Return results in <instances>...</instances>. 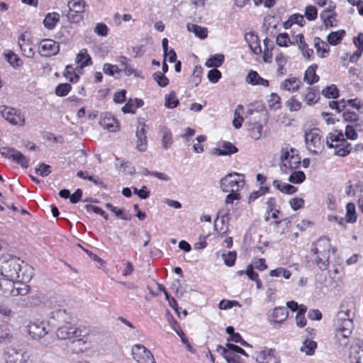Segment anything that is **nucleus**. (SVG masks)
Listing matches in <instances>:
<instances>
[{"mask_svg":"<svg viewBox=\"0 0 363 363\" xmlns=\"http://www.w3.org/2000/svg\"><path fill=\"white\" fill-rule=\"evenodd\" d=\"M103 71L106 74L118 78L121 77V70L118 67L117 65L106 63L104 65Z\"/></svg>","mask_w":363,"mask_h":363,"instance_id":"37","label":"nucleus"},{"mask_svg":"<svg viewBox=\"0 0 363 363\" xmlns=\"http://www.w3.org/2000/svg\"><path fill=\"white\" fill-rule=\"evenodd\" d=\"M187 30L193 32L196 36L201 39H205L208 35V30L205 27H201L196 24L189 23L187 25Z\"/></svg>","mask_w":363,"mask_h":363,"instance_id":"32","label":"nucleus"},{"mask_svg":"<svg viewBox=\"0 0 363 363\" xmlns=\"http://www.w3.org/2000/svg\"><path fill=\"white\" fill-rule=\"evenodd\" d=\"M238 173H230L221 179L220 185V189L224 192H238L245 185L243 179H237L233 178L238 176Z\"/></svg>","mask_w":363,"mask_h":363,"instance_id":"8","label":"nucleus"},{"mask_svg":"<svg viewBox=\"0 0 363 363\" xmlns=\"http://www.w3.org/2000/svg\"><path fill=\"white\" fill-rule=\"evenodd\" d=\"M268 104H269V106L271 108H274V109L279 108L280 107L279 96L275 92H272L271 94L269 95V98L268 99Z\"/></svg>","mask_w":363,"mask_h":363,"instance_id":"50","label":"nucleus"},{"mask_svg":"<svg viewBox=\"0 0 363 363\" xmlns=\"http://www.w3.org/2000/svg\"><path fill=\"white\" fill-rule=\"evenodd\" d=\"M75 62L79 65L77 67L80 69L91 64V59L87 53L86 49H82L79 51L76 57Z\"/></svg>","mask_w":363,"mask_h":363,"instance_id":"21","label":"nucleus"},{"mask_svg":"<svg viewBox=\"0 0 363 363\" xmlns=\"http://www.w3.org/2000/svg\"><path fill=\"white\" fill-rule=\"evenodd\" d=\"M79 70L77 67H73L72 65H67L65 68L64 76L67 79H69L72 82H76L79 78Z\"/></svg>","mask_w":363,"mask_h":363,"instance_id":"31","label":"nucleus"},{"mask_svg":"<svg viewBox=\"0 0 363 363\" xmlns=\"http://www.w3.org/2000/svg\"><path fill=\"white\" fill-rule=\"evenodd\" d=\"M345 220L346 223H354L357 221V214L356 206L353 203H348L346 206Z\"/></svg>","mask_w":363,"mask_h":363,"instance_id":"29","label":"nucleus"},{"mask_svg":"<svg viewBox=\"0 0 363 363\" xmlns=\"http://www.w3.org/2000/svg\"><path fill=\"white\" fill-rule=\"evenodd\" d=\"M304 99L308 105H313L318 101L320 99L319 92H307Z\"/></svg>","mask_w":363,"mask_h":363,"instance_id":"53","label":"nucleus"},{"mask_svg":"<svg viewBox=\"0 0 363 363\" xmlns=\"http://www.w3.org/2000/svg\"><path fill=\"white\" fill-rule=\"evenodd\" d=\"M317 65L310 66L306 71L304 74V80L309 84L316 82L319 77L315 74Z\"/></svg>","mask_w":363,"mask_h":363,"instance_id":"34","label":"nucleus"},{"mask_svg":"<svg viewBox=\"0 0 363 363\" xmlns=\"http://www.w3.org/2000/svg\"><path fill=\"white\" fill-rule=\"evenodd\" d=\"M99 124L110 132H116L119 128L118 121L108 113L101 116Z\"/></svg>","mask_w":363,"mask_h":363,"instance_id":"18","label":"nucleus"},{"mask_svg":"<svg viewBox=\"0 0 363 363\" xmlns=\"http://www.w3.org/2000/svg\"><path fill=\"white\" fill-rule=\"evenodd\" d=\"M24 264L20 259L10 255L3 256L0 258V273L6 279L14 281L21 279L28 281L33 277V269Z\"/></svg>","mask_w":363,"mask_h":363,"instance_id":"1","label":"nucleus"},{"mask_svg":"<svg viewBox=\"0 0 363 363\" xmlns=\"http://www.w3.org/2000/svg\"><path fill=\"white\" fill-rule=\"evenodd\" d=\"M236 252L235 251L228 252L227 253H223L222 257L225 265L232 267L234 265L236 260Z\"/></svg>","mask_w":363,"mask_h":363,"instance_id":"47","label":"nucleus"},{"mask_svg":"<svg viewBox=\"0 0 363 363\" xmlns=\"http://www.w3.org/2000/svg\"><path fill=\"white\" fill-rule=\"evenodd\" d=\"M345 135L347 138L351 140H355L357 138V133L355 129L353 126L349 125L345 126Z\"/></svg>","mask_w":363,"mask_h":363,"instance_id":"62","label":"nucleus"},{"mask_svg":"<svg viewBox=\"0 0 363 363\" xmlns=\"http://www.w3.org/2000/svg\"><path fill=\"white\" fill-rule=\"evenodd\" d=\"M224 55L222 54L214 55L206 62V66L208 67H214L216 69L222 65L224 62Z\"/></svg>","mask_w":363,"mask_h":363,"instance_id":"36","label":"nucleus"},{"mask_svg":"<svg viewBox=\"0 0 363 363\" xmlns=\"http://www.w3.org/2000/svg\"><path fill=\"white\" fill-rule=\"evenodd\" d=\"M336 328L344 331L346 334H351L354 328L352 317L349 310L339 311L337 314Z\"/></svg>","mask_w":363,"mask_h":363,"instance_id":"10","label":"nucleus"},{"mask_svg":"<svg viewBox=\"0 0 363 363\" xmlns=\"http://www.w3.org/2000/svg\"><path fill=\"white\" fill-rule=\"evenodd\" d=\"M321 130L318 128H312L305 133V141L307 149L313 155H318L323 148Z\"/></svg>","mask_w":363,"mask_h":363,"instance_id":"5","label":"nucleus"},{"mask_svg":"<svg viewBox=\"0 0 363 363\" xmlns=\"http://www.w3.org/2000/svg\"><path fill=\"white\" fill-rule=\"evenodd\" d=\"M6 363H33L32 354L23 349L11 347L4 352Z\"/></svg>","mask_w":363,"mask_h":363,"instance_id":"4","label":"nucleus"},{"mask_svg":"<svg viewBox=\"0 0 363 363\" xmlns=\"http://www.w3.org/2000/svg\"><path fill=\"white\" fill-rule=\"evenodd\" d=\"M131 354L138 363H156L151 352L143 345H135L132 347Z\"/></svg>","mask_w":363,"mask_h":363,"instance_id":"9","label":"nucleus"},{"mask_svg":"<svg viewBox=\"0 0 363 363\" xmlns=\"http://www.w3.org/2000/svg\"><path fill=\"white\" fill-rule=\"evenodd\" d=\"M234 306L240 307V304L237 301H234V300L230 301V300H225V299L220 301L218 304V308L220 310H228Z\"/></svg>","mask_w":363,"mask_h":363,"instance_id":"51","label":"nucleus"},{"mask_svg":"<svg viewBox=\"0 0 363 363\" xmlns=\"http://www.w3.org/2000/svg\"><path fill=\"white\" fill-rule=\"evenodd\" d=\"M72 344L77 352H83L89 348V343L80 338L74 340Z\"/></svg>","mask_w":363,"mask_h":363,"instance_id":"43","label":"nucleus"},{"mask_svg":"<svg viewBox=\"0 0 363 363\" xmlns=\"http://www.w3.org/2000/svg\"><path fill=\"white\" fill-rule=\"evenodd\" d=\"M345 35V31L344 30L331 32L327 37L328 42L331 45H336L341 42Z\"/></svg>","mask_w":363,"mask_h":363,"instance_id":"35","label":"nucleus"},{"mask_svg":"<svg viewBox=\"0 0 363 363\" xmlns=\"http://www.w3.org/2000/svg\"><path fill=\"white\" fill-rule=\"evenodd\" d=\"M60 21V14L56 12L48 13L43 21V24L45 28L51 30L53 29L57 23Z\"/></svg>","mask_w":363,"mask_h":363,"instance_id":"27","label":"nucleus"},{"mask_svg":"<svg viewBox=\"0 0 363 363\" xmlns=\"http://www.w3.org/2000/svg\"><path fill=\"white\" fill-rule=\"evenodd\" d=\"M329 106L332 109L336 110L337 112H340L346 106V102L344 99L338 101H331L329 102Z\"/></svg>","mask_w":363,"mask_h":363,"instance_id":"60","label":"nucleus"},{"mask_svg":"<svg viewBox=\"0 0 363 363\" xmlns=\"http://www.w3.org/2000/svg\"><path fill=\"white\" fill-rule=\"evenodd\" d=\"M306 179L305 174L302 171H295L289 177V182L293 184H301Z\"/></svg>","mask_w":363,"mask_h":363,"instance_id":"45","label":"nucleus"},{"mask_svg":"<svg viewBox=\"0 0 363 363\" xmlns=\"http://www.w3.org/2000/svg\"><path fill=\"white\" fill-rule=\"evenodd\" d=\"M303 203L304 201L301 198H293L289 201L290 206L295 211L301 208Z\"/></svg>","mask_w":363,"mask_h":363,"instance_id":"63","label":"nucleus"},{"mask_svg":"<svg viewBox=\"0 0 363 363\" xmlns=\"http://www.w3.org/2000/svg\"><path fill=\"white\" fill-rule=\"evenodd\" d=\"M288 311L285 307H276L268 314V320L271 323H281L284 322L288 316Z\"/></svg>","mask_w":363,"mask_h":363,"instance_id":"17","label":"nucleus"},{"mask_svg":"<svg viewBox=\"0 0 363 363\" xmlns=\"http://www.w3.org/2000/svg\"><path fill=\"white\" fill-rule=\"evenodd\" d=\"M298 88V82L295 77L286 79L281 85V89L285 91H296Z\"/></svg>","mask_w":363,"mask_h":363,"instance_id":"38","label":"nucleus"},{"mask_svg":"<svg viewBox=\"0 0 363 363\" xmlns=\"http://www.w3.org/2000/svg\"><path fill=\"white\" fill-rule=\"evenodd\" d=\"M148 130V126L143 120L138 121V125L136 129L135 136L137 138L136 148L140 152H144L147 150V138L146 136Z\"/></svg>","mask_w":363,"mask_h":363,"instance_id":"14","label":"nucleus"},{"mask_svg":"<svg viewBox=\"0 0 363 363\" xmlns=\"http://www.w3.org/2000/svg\"><path fill=\"white\" fill-rule=\"evenodd\" d=\"M51 167L48 164H46L45 163H42L38 169H36L35 172L38 174H39L41 177H47L48 176L51 172Z\"/></svg>","mask_w":363,"mask_h":363,"instance_id":"58","label":"nucleus"},{"mask_svg":"<svg viewBox=\"0 0 363 363\" xmlns=\"http://www.w3.org/2000/svg\"><path fill=\"white\" fill-rule=\"evenodd\" d=\"M179 104V100L174 94H169L165 97L164 106L168 108H174Z\"/></svg>","mask_w":363,"mask_h":363,"instance_id":"49","label":"nucleus"},{"mask_svg":"<svg viewBox=\"0 0 363 363\" xmlns=\"http://www.w3.org/2000/svg\"><path fill=\"white\" fill-rule=\"evenodd\" d=\"M238 152V148L230 142H224L219 148H214L213 154L217 155H230Z\"/></svg>","mask_w":363,"mask_h":363,"instance_id":"19","label":"nucleus"},{"mask_svg":"<svg viewBox=\"0 0 363 363\" xmlns=\"http://www.w3.org/2000/svg\"><path fill=\"white\" fill-rule=\"evenodd\" d=\"M86 208L89 212H94L96 214L101 215L106 220L108 219V214L100 207L93 205H86Z\"/></svg>","mask_w":363,"mask_h":363,"instance_id":"56","label":"nucleus"},{"mask_svg":"<svg viewBox=\"0 0 363 363\" xmlns=\"http://www.w3.org/2000/svg\"><path fill=\"white\" fill-rule=\"evenodd\" d=\"M94 31L101 36H106L108 34V27L103 23H97L95 26Z\"/></svg>","mask_w":363,"mask_h":363,"instance_id":"64","label":"nucleus"},{"mask_svg":"<svg viewBox=\"0 0 363 363\" xmlns=\"http://www.w3.org/2000/svg\"><path fill=\"white\" fill-rule=\"evenodd\" d=\"M351 334H346L342 330H339L336 329V333L335 335V338L336 339L337 342L339 343L341 346H345L348 343V337Z\"/></svg>","mask_w":363,"mask_h":363,"instance_id":"46","label":"nucleus"},{"mask_svg":"<svg viewBox=\"0 0 363 363\" xmlns=\"http://www.w3.org/2000/svg\"><path fill=\"white\" fill-rule=\"evenodd\" d=\"M243 107L241 105H238L235 110L234 118L233 120V125L235 128L238 129L242 126L243 118L242 116V111Z\"/></svg>","mask_w":363,"mask_h":363,"instance_id":"40","label":"nucleus"},{"mask_svg":"<svg viewBox=\"0 0 363 363\" xmlns=\"http://www.w3.org/2000/svg\"><path fill=\"white\" fill-rule=\"evenodd\" d=\"M276 42L280 47H287L289 44H294V43L291 42L289 35L286 33L278 35Z\"/></svg>","mask_w":363,"mask_h":363,"instance_id":"48","label":"nucleus"},{"mask_svg":"<svg viewBox=\"0 0 363 363\" xmlns=\"http://www.w3.org/2000/svg\"><path fill=\"white\" fill-rule=\"evenodd\" d=\"M280 169L284 174L297 169L301 164V157L297 151L292 147H283L280 156Z\"/></svg>","mask_w":363,"mask_h":363,"instance_id":"3","label":"nucleus"},{"mask_svg":"<svg viewBox=\"0 0 363 363\" xmlns=\"http://www.w3.org/2000/svg\"><path fill=\"white\" fill-rule=\"evenodd\" d=\"M245 39L255 54H259L262 52L260 45L257 44L258 37L253 32L246 33Z\"/></svg>","mask_w":363,"mask_h":363,"instance_id":"20","label":"nucleus"},{"mask_svg":"<svg viewBox=\"0 0 363 363\" xmlns=\"http://www.w3.org/2000/svg\"><path fill=\"white\" fill-rule=\"evenodd\" d=\"M153 79L161 87L166 86L169 83V79L160 72H155Z\"/></svg>","mask_w":363,"mask_h":363,"instance_id":"52","label":"nucleus"},{"mask_svg":"<svg viewBox=\"0 0 363 363\" xmlns=\"http://www.w3.org/2000/svg\"><path fill=\"white\" fill-rule=\"evenodd\" d=\"M274 350H264L261 351L256 357V361L258 363H268L270 357L273 355Z\"/></svg>","mask_w":363,"mask_h":363,"instance_id":"42","label":"nucleus"},{"mask_svg":"<svg viewBox=\"0 0 363 363\" xmlns=\"http://www.w3.org/2000/svg\"><path fill=\"white\" fill-rule=\"evenodd\" d=\"M326 144L328 147L335 149V155L340 157L348 155L352 149L351 145L345 140L342 133L337 130L329 133Z\"/></svg>","mask_w":363,"mask_h":363,"instance_id":"2","label":"nucleus"},{"mask_svg":"<svg viewBox=\"0 0 363 363\" xmlns=\"http://www.w3.org/2000/svg\"><path fill=\"white\" fill-rule=\"evenodd\" d=\"M5 58L14 68L19 67L23 65V61L13 52H9V53L5 54Z\"/></svg>","mask_w":363,"mask_h":363,"instance_id":"41","label":"nucleus"},{"mask_svg":"<svg viewBox=\"0 0 363 363\" xmlns=\"http://www.w3.org/2000/svg\"><path fill=\"white\" fill-rule=\"evenodd\" d=\"M18 45L23 55L27 57H33L34 51L30 43L26 39V35L21 34L18 38Z\"/></svg>","mask_w":363,"mask_h":363,"instance_id":"25","label":"nucleus"},{"mask_svg":"<svg viewBox=\"0 0 363 363\" xmlns=\"http://www.w3.org/2000/svg\"><path fill=\"white\" fill-rule=\"evenodd\" d=\"M273 186L286 194H293L297 191V188L294 186L286 183H281L279 180H274Z\"/></svg>","mask_w":363,"mask_h":363,"instance_id":"26","label":"nucleus"},{"mask_svg":"<svg viewBox=\"0 0 363 363\" xmlns=\"http://www.w3.org/2000/svg\"><path fill=\"white\" fill-rule=\"evenodd\" d=\"M314 46L318 55L322 58L325 57L329 53L330 47L328 44L322 40L319 37H315L314 38Z\"/></svg>","mask_w":363,"mask_h":363,"instance_id":"23","label":"nucleus"},{"mask_svg":"<svg viewBox=\"0 0 363 363\" xmlns=\"http://www.w3.org/2000/svg\"><path fill=\"white\" fill-rule=\"evenodd\" d=\"M59 43L51 39H45L41 41L39 52L43 56H52L59 52Z\"/></svg>","mask_w":363,"mask_h":363,"instance_id":"15","label":"nucleus"},{"mask_svg":"<svg viewBox=\"0 0 363 363\" xmlns=\"http://www.w3.org/2000/svg\"><path fill=\"white\" fill-rule=\"evenodd\" d=\"M316 348V342L306 339L303 342L302 345L300 347V351L308 356H311L314 354Z\"/></svg>","mask_w":363,"mask_h":363,"instance_id":"28","label":"nucleus"},{"mask_svg":"<svg viewBox=\"0 0 363 363\" xmlns=\"http://www.w3.org/2000/svg\"><path fill=\"white\" fill-rule=\"evenodd\" d=\"M208 79L212 83H216L221 77V72L217 69H213L208 72Z\"/></svg>","mask_w":363,"mask_h":363,"instance_id":"59","label":"nucleus"},{"mask_svg":"<svg viewBox=\"0 0 363 363\" xmlns=\"http://www.w3.org/2000/svg\"><path fill=\"white\" fill-rule=\"evenodd\" d=\"M330 241L326 237H321L317 241L313 242L311 252L313 254H320V255L330 254Z\"/></svg>","mask_w":363,"mask_h":363,"instance_id":"16","label":"nucleus"},{"mask_svg":"<svg viewBox=\"0 0 363 363\" xmlns=\"http://www.w3.org/2000/svg\"><path fill=\"white\" fill-rule=\"evenodd\" d=\"M67 6L72 11H79L84 14L88 5L84 0H70L68 1Z\"/></svg>","mask_w":363,"mask_h":363,"instance_id":"33","label":"nucleus"},{"mask_svg":"<svg viewBox=\"0 0 363 363\" xmlns=\"http://www.w3.org/2000/svg\"><path fill=\"white\" fill-rule=\"evenodd\" d=\"M0 114L13 125L23 126L25 124L24 115L19 110L14 108L0 106Z\"/></svg>","mask_w":363,"mask_h":363,"instance_id":"7","label":"nucleus"},{"mask_svg":"<svg viewBox=\"0 0 363 363\" xmlns=\"http://www.w3.org/2000/svg\"><path fill=\"white\" fill-rule=\"evenodd\" d=\"M260 76L258 74V73L255 71L251 70L247 77L246 81L249 84H252L253 85H257L258 80L259 79Z\"/></svg>","mask_w":363,"mask_h":363,"instance_id":"61","label":"nucleus"},{"mask_svg":"<svg viewBox=\"0 0 363 363\" xmlns=\"http://www.w3.org/2000/svg\"><path fill=\"white\" fill-rule=\"evenodd\" d=\"M115 166L116 167V168H123V172L125 174H133V172L135 171V169L133 167H130L128 169V170H126V167H128L127 166V163L124 162V160L123 159H121V158H116V161H115Z\"/></svg>","mask_w":363,"mask_h":363,"instance_id":"54","label":"nucleus"},{"mask_svg":"<svg viewBox=\"0 0 363 363\" xmlns=\"http://www.w3.org/2000/svg\"><path fill=\"white\" fill-rule=\"evenodd\" d=\"M305 16L308 21H313L317 18V9L313 6H308L305 9Z\"/></svg>","mask_w":363,"mask_h":363,"instance_id":"57","label":"nucleus"},{"mask_svg":"<svg viewBox=\"0 0 363 363\" xmlns=\"http://www.w3.org/2000/svg\"><path fill=\"white\" fill-rule=\"evenodd\" d=\"M315 255L314 262L320 270H326L330 264V255H320V254H313Z\"/></svg>","mask_w":363,"mask_h":363,"instance_id":"30","label":"nucleus"},{"mask_svg":"<svg viewBox=\"0 0 363 363\" xmlns=\"http://www.w3.org/2000/svg\"><path fill=\"white\" fill-rule=\"evenodd\" d=\"M49 323L45 320H36L28 325L29 335L35 339H40L48 333Z\"/></svg>","mask_w":363,"mask_h":363,"instance_id":"12","label":"nucleus"},{"mask_svg":"<svg viewBox=\"0 0 363 363\" xmlns=\"http://www.w3.org/2000/svg\"><path fill=\"white\" fill-rule=\"evenodd\" d=\"M82 330L74 325L67 322L65 325L60 326L56 332L57 336L61 340H67L77 337L82 335Z\"/></svg>","mask_w":363,"mask_h":363,"instance_id":"13","label":"nucleus"},{"mask_svg":"<svg viewBox=\"0 0 363 363\" xmlns=\"http://www.w3.org/2000/svg\"><path fill=\"white\" fill-rule=\"evenodd\" d=\"M350 358L351 363H363V349L361 347L354 349Z\"/></svg>","mask_w":363,"mask_h":363,"instance_id":"44","label":"nucleus"},{"mask_svg":"<svg viewBox=\"0 0 363 363\" xmlns=\"http://www.w3.org/2000/svg\"><path fill=\"white\" fill-rule=\"evenodd\" d=\"M250 116H247L248 131L250 136L255 140H259L262 137L263 125L260 123L262 113L257 111L249 110Z\"/></svg>","mask_w":363,"mask_h":363,"instance_id":"6","label":"nucleus"},{"mask_svg":"<svg viewBox=\"0 0 363 363\" xmlns=\"http://www.w3.org/2000/svg\"><path fill=\"white\" fill-rule=\"evenodd\" d=\"M0 154L16 162L23 168L28 167L29 159L14 148L2 147L0 148Z\"/></svg>","mask_w":363,"mask_h":363,"instance_id":"11","label":"nucleus"},{"mask_svg":"<svg viewBox=\"0 0 363 363\" xmlns=\"http://www.w3.org/2000/svg\"><path fill=\"white\" fill-rule=\"evenodd\" d=\"M143 105V101L140 99H130L122 107L121 111L124 113H134L137 108Z\"/></svg>","mask_w":363,"mask_h":363,"instance_id":"24","label":"nucleus"},{"mask_svg":"<svg viewBox=\"0 0 363 363\" xmlns=\"http://www.w3.org/2000/svg\"><path fill=\"white\" fill-rule=\"evenodd\" d=\"M286 106L291 111H296L301 108V103L295 97H291L286 101Z\"/></svg>","mask_w":363,"mask_h":363,"instance_id":"55","label":"nucleus"},{"mask_svg":"<svg viewBox=\"0 0 363 363\" xmlns=\"http://www.w3.org/2000/svg\"><path fill=\"white\" fill-rule=\"evenodd\" d=\"M67 21L72 23H79L84 19V14L79 11H73L69 10L68 9V12L66 14Z\"/></svg>","mask_w":363,"mask_h":363,"instance_id":"39","label":"nucleus"},{"mask_svg":"<svg viewBox=\"0 0 363 363\" xmlns=\"http://www.w3.org/2000/svg\"><path fill=\"white\" fill-rule=\"evenodd\" d=\"M160 133L162 137V145L164 150H167L171 147L173 143L172 135L169 129L165 126L160 128Z\"/></svg>","mask_w":363,"mask_h":363,"instance_id":"22","label":"nucleus"}]
</instances>
